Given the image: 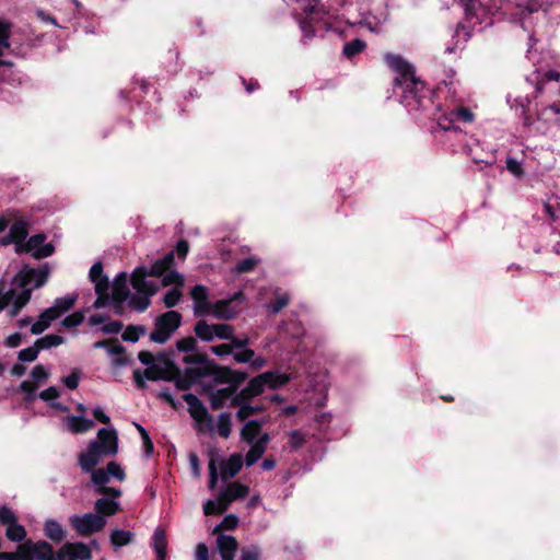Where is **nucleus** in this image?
Listing matches in <instances>:
<instances>
[{"instance_id":"nucleus-23","label":"nucleus","mask_w":560,"mask_h":560,"mask_svg":"<svg viewBox=\"0 0 560 560\" xmlns=\"http://www.w3.org/2000/svg\"><path fill=\"white\" fill-rule=\"evenodd\" d=\"M249 492L247 486L240 483L238 481L230 482L223 491L220 492L221 499L224 500L229 506L233 501L244 499Z\"/></svg>"},{"instance_id":"nucleus-28","label":"nucleus","mask_w":560,"mask_h":560,"mask_svg":"<svg viewBox=\"0 0 560 560\" xmlns=\"http://www.w3.org/2000/svg\"><path fill=\"white\" fill-rule=\"evenodd\" d=\"M260 435H262L261 424L256 420L247 421L241 430L242 440L248 444L255 443Z\"/></svg>"},{"instance_id":"nucleus-10","label":"nucleus","mask_w":560,"mask_h":560,"mask_svg":"<svg viewBox=\"0 0 560 560\" xmlns=\"http://www.w3.org/2000/svg\"><path fill=\"white\" fill-rule=\"evenodd\" d=\"M194 331L200 340L211 342L214 339H231L234 328L229 324H208L201 319L196 323Z\"/></svg>"},{"instance_id":"nucleus-53","label":"nucleus","mask_w":560,"mask_h":560,"mask_svg":"<svg viewBox=\"0 0 560 560\" xmlns=\"http://www.w3.org/2000/svg\"><path fill=\"white\" fill-rule=\"evenodd\" d=\"M305 436L299 430H293L289 433V444L292 450H299L303 446Z\"/></svg>"},{"instance_id":"nucleus-15","label":"nucleus","mask_w":560,"mask_h":560,"mask_svg":"<svg viewBox=\"0 0 560 560\" xmlns=\"http://www.w3.org/2000/svg\"><path fill=\"white\" fill-rule=\"evenodd\" d=\"M243 298L242 292H237L230 299L219 300L211 303L210 314L218 319H232L236 316L237 310L232 305L233 301L241 300Z\"/></svg>"},{"instance_id":"nucleus-17","label":"nucleus","mask_w":560,"mask_h":560,"mask_svg":"<svg viewBox=\"0 0 560 560\" xmlns=\"http://www.w3.org/2000/svg\"><path fill=\"white\" fill-rule=\"evenodd\" d=\"M98 442H90L86 452L79 456V465L83 471L90 472L102 460L103 456L108 454L103 453Z\"/></svg>"},{"instance_id":"nucleus-55","label":"nucleus","mask_w":560,"mask_h":560,"mask_svg":"<svg viewBox=\"0 0 560 560\" xmlns=\"http://www.w3.org/2000/svg\"><path fill=\"white\" fill-rule=\"evenodd\" d=\"M180 296H182V293L177 288L172 289L165 293L164 303L167 307H173L179 302Z\"/></svg>"},{"instance_id":"nucleus-19","label":"nucleus","mask_w":560,"mask_h":560,"mask_svg":"<svg viewBox=\"0 0 560 560\" xmlns=\"http://www.w3.org/2000/svg\"><path fill=\"white\" fill-rule=\"evenodd\" d=\"M244 459L241 453L232 454L228 459L220 464V475L222 480L233 478L242 469Z\"/></svg>"},{"instance_id":"nucleus-37","label":"nucleus","mask_w":560,"mask_h":560,"mask_svg":"<svg viewBox=\"0 0 560 560\" xmlns=\"http://www.w3.org/2000/svg\"><path fill=\"white\" fill-rule=\"evenodd\" d=\"M218 434L224 439H228L232 432L231 416L228 412H222L218 417L217 421Z\"/></svg>"},{"instance_id":"nucleus-14","label":"nucleus","mask_w":560,"mask_h":560,"mask_svg":"<svg viewBox=\"0 0 560 560\" xmlns=\"http://www.w3.org/2000/svg\"><path fill=\"white\" fill-rule=\"evenodd\" d=\"M190 298L194 302V315L197 317L210 314L211 301L209 300V290L202 284H196L190 291Z\"/></svg>"},{"instance_id":"nucleus-21","label":"nucleus","mask_w":560,"mask_h":560,"mask_svg":"<svg viewBox=\"0 0 560 560\" xmlns=\"http://www.w3.org/2000/svg\"><path fill=\"white\" fill-rule=\"evenodd\" d=\"M128 279L126 272H120L116 276L114 283L112 295L113 300L118 303H122L128 300V305L130 306V300L133 295L130 296L129 288H128Z\"/></svg>"},{"instance_id":"nucleus-59","label":"nucleus","mask_w":560,"mask_h":560,"mask_svg":"<svg viewBox=\"0 0 560 560\" xmlns=\"http://www.w3.org/2000/svg\"><path fill=\"white\" fill-rule=\"evenodd\" d=\"M121 329H122V324L118 320H110L108 323H105L103 325V327L101 328V330L104 334H109V335L118 334V332H120Z\"/></svg>"},{"instance_id":"nucleus-64","label":"nucleus","mask_w":560,"mask_h":560,"mask_svg":"<svg viewBox=\"0 0 560 560\" xmlns=\"http://www.w3.org/2000/svg\"><path fill=\"white\" fill-rule=\"evenodd\" d=\"M195 560H209L208 547L203 542L197 545Z\"/></svg>"},{"instance_id":"nucleus-58","label":"nucleus","mask_w":560,"mask_h":560,"mask_svg":"<svg viewBox=\"0 0 560 560\" xmlns=\"http://www.w3.org/2000/svg\"><path fill=\"white\" fill-rule=\"evenodd\" d=\"M255 357V352L252 349H244L240 352H235L233 354L234 360L237 363H250L252 359Z\"/></svg>"},{"instance_id":"nucleus-1","label":"nucleus","mask_w":560,"mask_h":560,"mask_svg":"<svg viewBox=\"0 0 560 560\" xmlns=\"http://www.w3.org/2000/svg\"><path fill=\"white\" fill-rule=\"evenodd\" d=\"M387 66L397 73L395 85L402 89L401 102L409 110L427 108L431 103V91L416 77L415 68L400 55L387 52L384 56Z\"/></svg>"},{"instance_id":"nucleus-18","label":"nucleus","mask_w":560,"mask_h":560,"mask_svg":"<svg viewBox=\"0 0 560 560\" xmlns=\"http://www.w3.org/2000/svg\"><path fill=\"white\" fill-rule=\"evenodd\" d=\"M93 442H98L103 453L116 455L118 452V436L115 430L102 428L97 432V438Z\"/></svg>"},{"instance_id":"nucleus-39","label":"nucleus","mask_w":560,"mask_h":560,"mask_svg":"<svg viewBox=\"0 0 560 560\" xmlns=\"http://www.w3.org/2000/svg\"><path fill=\"white\" fill-rule=\"evenodd\" d=\"M264 374H271L272 376L266 380V385L270 388H278L285 385L289 382V376L287 374L280 373L278 371H269Z\"/></svg>"},{"instance_id":"nucleus-62","label":"nucleus","mask_w":560,"mask_h":560,"mask_svg":"<svg viewBox=\"0 0 560 560\" xmlns=\"http://www.w3.org/2000/svg\"><path fill=\"white\" fill-rule=\"evenodd\" d=\"M259 557L260 549L254 546L242 551L241 560H259Z\"/></svg>"},{"instance_id":"nucleus-3","label":"nucleus","mask_w":560,"mask_h":560,"mask_svg":"<svg viewBox=\"0 0 560 560\" xmlns=\"http://www.w3.org/2000/svg\"><path fill=\"white\" fill-rule=\"evenodd\" d=\"M47 278V268H26L21 270L15 277L16 288L7 290V283L3 280V295L8 300V306H11L9 311L11 316L19 314L28 303L32 291L44 285Z\"/></svg>"},{"instance_id":"nucleus-6","label":"nucleus","mask_w":560,"mask_h":560,"mask_svg":"<svg viewBox=\"0 0 560 560\" xmlns=\"http://www.w3.org/2000/svg\"><path fill=\"white\" fill-rule=\"evenodd\" d=\"M77 299L78 296L75 294H69L56 299L52 306L44 310L38 316V319L32 324L31 332L33 335L42 334L50 326L54 320L70 311L74 306Z\"/></svg>"},{"instance_id":"nucleus-46","label":"nucleus","mask_w":560,"mask_h":560,"mask_svg":"<svg viewBox=\"0 0 560 560\" xmlns=\"http://www.w3.org/2000/svg\"><path fill=\"white\" fill-rule=\"evenodd\" d=\"M73 555L75 560H90L92 558V551L90 547L83 542L72 544Z\"/></svg>"},{"instance_id":"nucleus-20","label":"nucleus","mask_w":560,"mask_h":560,"mask_svg":"<svg viewBox=\"0 0 560 560\" xmlns=\"http://www.w3.org/2000/svg\"><path fill=\"white\" fill-rule=\"evenodd\" d=\"M269 441V434L262 433V435H260L255 443L250 444V448L245 456V464L247 467L253 466L256 462H258L261 458V456L267 450Z\"/></svg>"},{"instance_id":"nucleus-8","label":"nucleus","mask_w":560,"mask_h":560,"mask_svg":"<svg viewBox=\"0 0 560 560\" xmlns=\"http://www.w3.org/2000/svg\"><path fill=\"white\" fill-rule=\"evenodd\" d=\"M182 315L176 311H167L155 320V327L150 334V340L156 343L166 342L180 326Z\"/></svg>"},{"instance_id":"nucleus-34","label":"nucleus","mask_w":560,"mask_h":560,"mask_svg":"<svg viewBox=\"0 0 560 560\" xmlns=\"http://www.w3.org/2000/svg\"><path fill=\"white\" fill-rule=\"evenodd\" d=\"M132 539L133 534L130 530L114 529L110 533V544L116 549L129 545Z\"/></svg>"},{"instance_id":"nucleus-35","label":"nucleus","mask_w":560,"mask_h":560,"mask_svg":"<svg viewBox=\"0 0 560 560\" xmlns=\"http://www.w3.org/2000/svg\"><path fill=\"white\" fill-rule=\"evenodd\" d=\"M225 510H228V505L225 504L224 500L221 499L220 493L217 500H207L203 504V513L206 515L222 514Z\"/></svg>"},{"instance_id":"nucleus-45","label":"nucleus","mask_w":560,"mask_h":560,"mask_svg":"<svg viewBox=\"0 0 560 560\" xmlns=\"http://www.w3.org/2000/svg\"><path fill=\"white\" fill-rule=\"evenodd\" d=\"M39 351H40V349L38 348V346L35 341L33 346L22 349L19 352L18 358L22 362H33L34 360H36Z\"/></svg>"},{"instance_id":"nucleus-50","label":"nucleus","mask_w":560,"mask_h":560,"mask_svg":"<svg viewBox=\"0 0 560 560\" xmlns=\"http://www.w3.org/2000/svg\"><path fill=\"white\" fill-rule=\"evenodd\" d=\"M258 262H259V259H257L255 257H248V258H245V259L238 261L235 266V270L238 273L248 272V271L253 270L257 266Z\"/></svg>"},{"instance_id":"nucleus-12","label":"nucleus","mask_w":560,"mask_h":560,"mask_svg":"<svg viewBox=\"0 0 560 560\" xmlns=\"http://www.w3.org/2000/svg\"><path fill=\"white\" fill-rule=\"evenodd\" d=\"M0 523L5 526V536L10 541L22 544L26 541V530L24 526L18 523V518L11 509L0 508Z\"/></svg>"},{"instance_id":"nucleus-51","label":"nucleus","mask_w":560,"mask_h":560,"mask_svg":"<svg viewBox=\"0 0 560 560\" xmlns=\"http://www.w3.org/2000/svg\"><path fill=\"white\" fill-rule=\"evenodd\" d=\"M289 303V295L283 293L276 298V300L267 305L270 312L279 313Z\"/></svg>"},{"instance_id":"nucleus-47","label":"nucleus","mask_w":560,"mask_h":560,"mask_svg":"<svg viewBox=\"0 0 560 560\" xmlns=\"http://www.w3.org/2000/svg\"><path fill=\"white\" fill-rule=\"evenodd\" d=\"M135 425H136L139 434L141 435V439L143 442L144 454H145V456L149 457L153 454V450H154V446L149 436V433L141 424L135 423Z\"/></svg>"},{"instance_id":"nucleus-56","label":"nucleus","mask_w":560,"mask_h":560,"mask_svg":"<svg viewBox=\"0 0 560 560\" xmlns=\"http://www.w3.org/2000/svg\"><path fill=\"white\" fill-rule=\"evenodd\" d=\"M31 377L34 382L42 383L48 377V372L44 365L37 364L33 368L31 372Z\"/></svg>"},{"instance_id":"nucleus-44","label":"nucleus","mask_w":560,"mask_h":560,"mask_svg":"<svg viewBox=\"0 0 560 560\" xmlns=\"http://www.w3.org/2000/svg\"><path fill=\"white\" fill-rule=\"evenodd\" d=\"M516 7L521 10L522 13H534L542 9V3L539 0H520L516 3Z\"/></svg>"},{"instance_id":"nucleus-32","label":"nucleus","mask_w":560,"mask_h":560,"mask_svg":"<svg viewBox=\"0 0 560 560\" xmlns=\"http://www.w3.org/2000/svg\"><path fill=\"white\" fill-rule=\"evenodd\" d=\"M27 234V223L20 220L11 225L8 237L10 238V242L21 244L26 238Z\"/></svg>"},{"instance_id":"nucleus-36","label":"nucleus","mask_w":560,"mask_h":560,"mask_svg":"<svg viewBox=\"0 0 560 560\" xmlns=\"http://www.w3.org/2000/svg\"><path fill=\"white\" fill-rule=\"evenodd\" d=\"M366 48V44L364 40L355 38L345 44L342 54L347 58H353L354 56L361 54Z\"/></svg>"},{"instance_id":"nucleus-38","label":"nucleus","mask_w":560,"mask_h":560,"mask_svg":"<svg viewBox=\"0 0 560 560\" xmlns=\"http://www.w3.org/2000/svg\"><path fill=\"white\" fill-rule=\"evenodd\" d=\"M65 342V338L59 335H46L36 340V343L40 350L50 349L52 347L60 346Z\"/></svg>"},{"instance_id":"nucleus-2","label":"nucleus","mask_w":560,"mask_h":560,"mask_svg":"<svg viewBox=\"0 0 560 560\" xmlns=\"http://www.w3.org/2000/svg\"><path fill=\"white\" fill-rule=\"evenodd\" d=\"M174 253H167L163 258L154 261L149 270L144 267L136 268L131 275L130 282L136 290L135 296L130 300V307L143 312L150 305V298L158 291V285L153 281L147 280L148 276L161 277L173 265Z\"/></svg>"},{"instance_id":"nucleus-43","label":"nucleus","mask_w":560,"mask_h":560,"mask_svg":"<svg viewBox=\"0 0 560 560\" xmlns=\"http://www.w3.org/2000/svg\"><path fill=\"white\" fill-rule=\"evenodd\" d=\"M145 334V328L142 326H129L122 334L125 341L136 342L141 336Z\"/></svg>"},{"instance_id":"nucleus-16","label":"nucleus","mask_w":560,"mask_h":560,"mask_svg":"<svg viewBox=\"0 0 560 560\" xmlns=\"http://www.w3.org/2000/svg\"><path fill=\"white\" fill-rule=\"evenodd\" d=\"M271 374H259L252 378L248 385L243 388L237 396L233 399V405L242 404V399H249L252 397L258 396L264 392L266 385V380L271 377Z\"/></svg>"},{"instance_id":"nucleus-26","label":"nucleus","mask_w":560,"mask_h":560,"mask_svg":"<svg viewBox=\"0 0 560 560\" xmlns=\"http://www.w3.org/2000/svg\"><path fill=\"white\" fill-rule=\"evenodd\" d=\"M36 544L33 540H26L20 544L16 548V552H0V560H36V551L26 550V545Z\"/></svg>"},{"instance_id":"nucleus-49","label":"nucleus","mask_w":560,"mask_h":560,"mask_svg":"<svg viewBox=\"0 0 560 560\" xmlns=\"http://www.w3.org/2000/svg\"><path fill=\"white\" fill-rule=\"evenodd\" d=\"M83 320H84V315L81 312H74V313L66 316L61 320V324L66 328H74V327L80 326L83 323Z\"/></svg>"},{"instance_id":"nucleus-7","label":"nucleus","mask_w":560,"mask_h":560,"mask_svg":"<svg viewBox=\"0 0 560 560\" xmlns=\"http://www.w3.org/2000/svg\"><path fill=\"white\" fill-rule=\"evenodd\" d=\"M183 399L188 405V412L195 421V428L199 433H214V422L202 401L194 394L186 393Z\"/></svg>"},{"instance_id":"nucleus-22","label":"nucleus","mask_w":560,"mask_h":560,"mask_svg":"<svg viewBox=\"0 0 560 560\" xmlns=\"http://www.w3.org/2000/svg\"><path fill=\"white\" fill-rule=\"evenodd\" d=\"M217 546L222 560H234L238 542L233 536L220 534L217 538Z\"/></svg>"},{"instance_id":"nucleus-29","label":"nucleus","mask_w":560,"mask_h":560,"mask_svg":"<svg viewBox=\"0 0 560 560\" xmlns=\"http://www.w3.org/2000/svg\"><path fill=\"white\" fill-rule=\"evenodd\" d=\"M95 510L96 514L106 518V516H112L119 512L120 504L113 499L101 498L95 502Z\"/></svg>"},{"instance_id":"nucleus-48","label":"nucleus","mask_w":560,"mask_h":560,"mask_svg":"<svg viewBox=\"0 0 560 560\" xmlns=\"http://www.w3.org/2000/svg\"><path fill=\"white\" fill-rule=\"evenodd\" d=\"M237 524H238L237 516H235L233 514H229L222 520V522L220 524H218L214 527L213 532L220 533L221 530H232L237 526Z\"/></svg>"},{"instance_id":"nucleus-57","label":"nucleus","mask_w":560,"mask_h":560,"mask_svg":"<svg viewBox=\"0 0 560 560\" xmlns=\"http://www.w3.org/2000/svg\"><path fill=\"white\" fill-rule=\"evenodd\" d=\"M80 376H81L80 372L75 370L68 376L63 377L62 383L69 389H75L79 386Z\"/></svg>"},{"instance_id":"nucleus-4","label":"nucleus","mask_w":560,"mask_h":560,"mask_svg":"<svg viewBox=\"0 0 560 560\" xmlns=\"http://www.w3.org/2000/svg\"><path fill=\"white\" fill-rule=\"evenodd\" d=\"M176 348L186 353L183 362L188 366L183 372H177L175 383L177 388L186 390L194 383L210 374L209 361L206 354L195 352L197 340L191 336L177 340Z\"/></svg>"},{"instance_id":"nucleus-33","label":"nucleus","mask_w":560,"mask_h":560,"mask_svg":"<svg viewBox=\"0 0 560 560\" xmlns=\"http://www.w3.org/2000/svg\"><path fill=\"white\" fill-rule=\"evenodd\" d=\"M152 539L158 560H165L167 541L164 530L158 527L153 533Z\"/></svg>"},{"instance_id":"nucleus-61","label":"nucleus","mask_w":560,"mask_h":560,"mask_svg":"<svg viewBox=\"0 0 560 560\" xmlns=\"http://www.w3.org/2000/svg\"><path fill=\"white\" fill-rule=\"evenodd\" d=\"M211 352L218 357H225L232 353V346L229 343L215 345L210 348Z\"/></svg>"},{"instance_id":"nucleus-11","label":"nucleus","mask_w":560,"mask_h":560,"mask_svg":"<svg viewBox=\"0 0 560 560\" xmlns=\"http://www.w3.org/2000/svg\"><path fill=\"white\" fill-rule=\"evenodd\" d=\"M25 548L26 550L36 551V560H75L72 542H66L56 555L52 546L44 540L26 545Z\"/></svg>"},{"instance_id":"nucleus-27","label":"nucleus","mask_w":560,"mask_h":560,"mask_svg":"<svg viewBox=\"0 0 560 560\" xmlns=\"http://www.w3.org/2000/svg\"><path fill=\"white\" fill-rule=\"evenodd\" d=\"M66 425L72 433H83L94 427V421L79 416H69L65 419Z\"/></svg>"},{"instance_id":"nucleus-24","label":"nucleus","mask_w":560,"mask_h":560,"mask_svg":"<svg viewBox=\"0 0 560 560\" xmlns=\"http://www.w3.org/2000/svg\"><path fill=\"white\" fill-rule=\"evenodd\" d=\"M90 279L95 284V291L97 294H103L108 290V279L103 275V265L97 261L92 265L90 269Z\"/></svg>"},{"instance_id":"nucleus-52","label":"nucleus","mask_w":560,"mask_h":560,"mask_svg":"<svg viewBox=\"0 0 560 560\" xmlns=\"http://www.w3.org/2000/svg\"><path fill=\"white\" fill-rule=\"evenodd\" d=\"M162 283L164 287L171 284L183 285L184 277L179 272L172 270L163 277Z\"/></svg>"},{"instance_id":"nucleus-60","label":"nucleus","mask_w":560,"mask_h":560,"mask_svg":"<svg viewBox=\"0 0 560 560\" xmlns=\"http://www.w3.org/2000/svg\"><path fill=\"white\" fill-rule=\"evenodd\" d=\"M9 28H10V24L0 20V46H2V47H9L10 46V43H9V37H10Z\"/></svg>"},{"instance_id":"nucleus-30","label":"nucleus","mask_w":560,"mask_h":560,"mask_svg":"<svg viewBox=\"0 0 560 560\" xmlns=\"http://www.w3.org/2000/svg\"><path fill=\"white\" fill-rule=\"evenodd\" d=\"M107 353L112 357V365L116 369L129 364V359L125 353L124 347L119 342H115L107 348Z\"/></svg>"},{"instance_id":"nucleus-31","label":"nucleus","mask_w":560,"mask_h":560,"mask_svg":"<svg viewBox=\"0 0 560 560\" xmlns=\"http://www.w3.org/2000/svg\"><path fill=\"white\" fill-rule=\"evenodd\" d=\"M44 533L47 538L55 542H60L66 537L62 526L55 520H47L44 524Z\"/></svg>"},{"instance_id":"nucleus-63","label":"nucleus","mask_w":560,"mask_h":560,"mask_svg":"<svg viewBox=\"0 0 560 560\" xmlns=\"http://www.w3.org/2000/svg\"><path fill=\"white\" fill-rule=\"evenodd\" d=\"M58 397H59V390L56 387H54V386L44 389L39 394V398L45 400V401H50V400H54V399H56Z\"/></svg>"},{"instance_id":"nucleus-5","label":"nucleus","mask_w":560,"mask_h":560,"mask_svg":"<svg viewBox=\"0 0 560 560\" xmlns=\"http://www.w3.org/2000/svg\"><path fill=\"white\" fill-rule=\"evenodd\" d=\"M245 378V374L236 376L231 370H220L213 375L215 384H225L224 387L212 390L209 395L212 409H220L229 401L233 406V399L237 396L238 384Z\"/></svg>"},{"instance_id":"nucleus-41","label":"nucleus","mask_w":560,"mask_h":560,"mask_svg":"<svg viewBox=\"0 0 560 560\" xmlns=\"http://www.w3.org/2000/svg\"><path fill=\"white\" fill-rule=\"evenodd\" d=\"M247 400L248 399H242V404L237 405L240 407V409L236 412V418L240 421L246 420L247 418H249L250 416H253L254 413H256L257 411L260 410V408L258 406L253 407V406L246 404Z\"/></svg>"},{"instance_id":"nucleus-9","label":"nucleus","mask_w":560,"mask_h":560,"mask_svg":"<svg viewBox=\"0 0 560 560\" xmlns=\"http://www.w3.org/2000/svg\"><path fill=\"white\" fill-rule=\"evenodd\" d=\"M69 523L74 532L82 537H89L104 529L107 521L96 513L73 514L69 517Z\"/></svg>"},{"instance_id":"nucleus-54","label":"nucleus","mask_w":560,"mask_h":560,"mask_svg":"<svg viewBox=\"0 0 560 560\" xmlns=\"http://www.w3.org/2000/svg\"><path fill=\"white\" fill-rule=\"evenodd\" d=\"M106 469L109 472V476L116 478L119 481H124L126 478L125 470L122 467L116 462H109L106 466Z\"/></svg>"},{"instance_id":"nucleus-40","label":"nucleus","mask_w":560,"mask_h":560,"mask_svg":"<svg viewBox=\"0 0 560 560\" xmlns=\"http://www.w3.org/2000/svg\"><path fill=\"white\" fill-rule=\"evenodd\" d=\"M460 3L465 10L467 19L475 26L472 19H478V10H480V3L478 0H460Z\"/></svg>"},{"instance_id":"nucleus-42","label":"nucleus","mask_w":560,"mask_h":560,"mask_svg":"<svg viewBox=\"0 0 560 560\" xmlns=\"http://www.w3.org/2000/svg\"><path fill=\"white\" fill-rule=\"evenodd\" d=\"M92 481L97 488H103L110 480V476L108 470L105 468L93 469L92 471Z\"/></svg>"},{"instance_id":"nucleus-13","label":"nucleus","mask_w":560,"mask_h":560,"mask_svg":"<svg viewBox=\"0 0 560 560\" xmlns=\"http://www.w3.org/2000/svg\"><path fill=\"white\" fill-rule=\"evenodd\" d=\"M475 115L468 107H457L448 113H443L436 117L438 127L443 131L457 130L456 121L465 124L472 122Z\"/></svg>"},{"instance_id":"nucleus-25","label":"nucleus","mask_w":560,"mask_h":560,"mask_svg":"<svg viewBox=\"0 0 560 560\" xmlns=\"http://www.w3.org/2000/svg\"><path fill=\"white\" fill-rule=\"evenodd\" d=\"M162 377V371L156 366H147L145 370H135L133 380L135 384L138 388H143L145 386V381H156Z\"/></svg>"}]
</instances>
